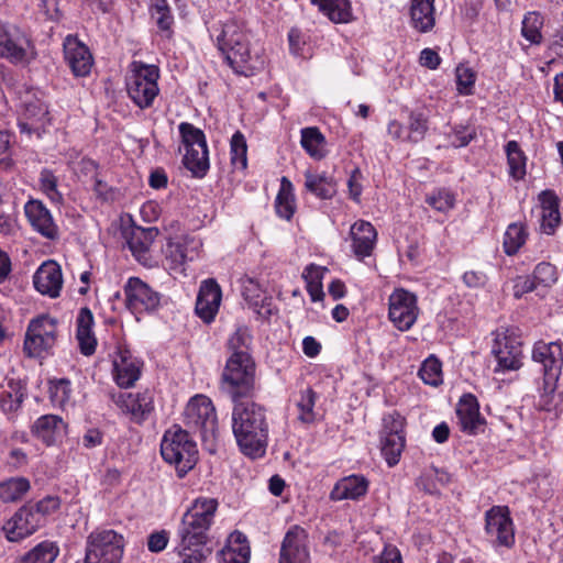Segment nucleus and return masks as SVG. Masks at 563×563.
I'll return each mask as SVG.
<instances>
[{"label":"nucleus","mask_w":563,"mask_h":563,"mask_svg":"<svg viewBox=\"0 0 563 563\" xmlns=\"http://www.w3.org/2000/svg\"><path fill=\"white\" fill-rule=\"evenodd\" d=\"M218 507V499L201 496L194 499L187 508L177 529L180 563H202L210 554L206 545Z\"/></svg>","instance_id":"1"},{"label":"nucleus","mask_w":563,"mask_h":563,"mask_svg":"<svg viewBox=\"0 0 563 563\" xmlns=\"http://www.w3.org/2000/svg\"><path fill=\"white\" fill-rule=\"evenodd\" d=\"M252 33L245 22L236 19L223 23L217 35L219 49L235 73L250 76L263 66L258 53L252 47Z\"/></svg>","instance_id":"2"},{"label":"nucleus","mask_w":563,"mask_h":563,"mask_svg":"<svg viewBox=\"0 0 563 563\" xmlns=\"http://www.w3.org/2000/svg\"><path fill=\"white\" fill-rule=\"evenodd\" d=\"M232 429L241 451L251 457L265 452L267 428L262 407L254 402H238L232 412Z\"/></svg>","instance_id":"3"},{"label":"nucleus","mask_w":563,"mask_h":563,"mask_svg":"<svg viewBox=\"0 0 563 563\" xmlns=\"http://www.w3.org/2000/svg\"><path fill=\"white\" fill-rule=\"evenodd\" d=\"M531 357L541 365V376L536 387L543 409L550 410L556 397V389L563 367V351L560 341H538L533 344Z\"/></svg>","instance_id":"4"},{"label":"nucleus","mask_w":563,"mask_h":563,"mask_svg":"<svg viewBox=\"0 0 563 563\" xmlns=\"http://www.w3.org/2000/svg\"><path fill=\"white\" fill-rule=\"evenodd\" d=\"M163 459L184 476L198 461V449L189 433L178 427L167 430L161 443Z\"/></svg>","instance_id":"5"},{"label":"nucleus","mask_w":563,"mask_h":563,"mask_svg":"<svg viewBox=\"0 0 563 563\" xmlns=\"http://www.w3.org/2000/svg\"><path fill=\"white\" fill-rule=\"evenodd\" d=\"M159 69L155 65L134 60L130 64L126 77V91L130 99L141 109L150 108L159 93Z\"/></svg>","instance_id":"6"},{"label":"nucleus","mask_w":563,"mask_h":563,"mask_svg":"<svg viewBox=\"0 0 563 563\" xmlns=\"http://www.w3.org/2000/svg\"><path fill=\"white\" fill-rule=\"evenodd\" d=\"M255 364L250 353H232L222 373V389L236 402L253 388Z\"/></svg>","instance_id":"7"},{"label":"nucleus","mask_w":563,"mask_h":563,"mask_svg":"<svg viewBox=\"0 0 563 563\" xmlns=\"http://www.w3.org/2000/svg\"><path fill=\"white\" fill-rule=\"evenodd\" d=\"M122 555L123 537L114 530H96L88 537L85 563H119Z\"/></svg>","instance_id":"8"},{"label":"nucleus","mask_w":563,"mask_h":563,"mask_svg":"<svg viewBox=\"0 0 563 563\" xmlns=\"http://www.w3.org/2000/svg\"><path fill=\"white\" fill-rule=\"evenodd\" d=\"M184 419L185 424L194 432H198L203 440L216 437L218 417L209 397L205 395L194 396L186 406Z\"/></svg>","instance_id":"9"},{"label":"nucleus","mask_w":563,"mask_h":563,"mask_svg":"<svg viewBox=\"0 0 563 563\" xmlns=\"http://www.w3.org/2000/svg\"><path fill=\"white\" fill-rule=\"evenodd\" d=\"M57 341V321L49 316L33 319L25 334L24 351L29 356L43 357L52 352Z\"/></svg>","instance_id":"10"},{"label":"nucleus","mask_w":563,"mask_h":563,"mask_svg":"<svg viewBox=\"0 0 563 563\" xmlns=\"http://www.w3.org/2000/svg\"><path fill=\"white\" fill-rule=\"evenodd\" d=\"M405 418L394 411L383 418L380 451L389 466L398 464L406 445Z\"/></svg>","instance_id":"11"},{"label":"nucleus","mask_w":563,"mask_h":563,"mask_svg":"<svg viewBox=\"0 0 563 563\" xmlns=\"http://www.w3.org/2000/svg\"><path fill=\"white\" fill-rule=\"evenodd\" d=\"M420 313L417 296L405 289L396 288L388 297V319L399 331H409Z\"/></svg>","instance_id":"12"},{"label":"nucleus","mask_w":563,"mask_h":563,"mask_svg":"<svg viewBox=\"0 0 563 563\" xmlns=\"http://www.w3.org/2000/svg\"><path fill=\"white\" fill-rule=\"evenodd\" d=\"M35 56L34 46L19 29L0 22V57L13 64H27Z\"/></svg>","instance_id":"13"},{"label":"nucleus","mask_w":563,"mask_h":563,"mask_svg":"<svg viewBox=\"0 0 563 563\" xmlns=\"http://www.w3.org/2000/svg\"><path fill=\"white\" fill-rule=\"evenodd\" d=\"M485 533L494 547L515 544V526L507 506H493L485 512Z\"/></svg>","instance_id":"14"},{"label":"nucleus","mask_w":563,"mask_h":563,"mask_svg":"<svg viewBox=\"0 0 563 563\" xmlns=\"http://www.w3.org/2000/svg\"><path fill=\"white\" fill-rule=\"evenodd\" d=\"M202 252L199 238L185 235L169 240L164 250L165 263L170 271L185 272L188 262L198 260Z\"/></svg>","instance_id":"15"},{"label":"nucleus","mask_w":563,"mask_h":563,"mask_svg":"<svg viewBox=\"0 0 563 563\" xmlns=\"http://www.w3.org/2000/svg\"><path fill=\"white\" fill-rule=\"evenodd\" d=\"M126 307L134 314L155 310L161 302L159 294L137 277H131L124 286Z\"/></svg>","instance_id":"16"},{"label":"nucleus","mask_w":563,"mask_h":563,"mask_svg":"<svg viewBox=\"0 0 563 563\" xmlns=\"http://www.w3.org/2000/svg\"><path fill=\"white\" fill-rule=\"evenodd\" d=\"M117 407L135 423L145 421L154 409L152 393H118L112 395Z\"/></svg>","instance_id":"17"},{"label":"nucleus","mask_w":563,"mask_h":563,"mask_svg":"<svg viewBox=\"0 0 563 563\" xmlns=\"http://www.w3.org/2000/svg\"><path fill=\"white\" fill-rule=\"evenodd\" d=\"M110 356L114 382L123 388L133 386L141 375L140 361L129 350L121 346H118Z\"/></svg>","instance_id":"18"},{"label":"nucleus","mask_w":563,"mask_h":563,"mask_svg":"<svg viewBox=\"0 0 563 563\" xmlns=\"http://www.w3.org/2000/svg\"><path fill=\"white\" fill-rule=\"evenodd\" d=\"M38 528L37 514L32 512L31 504H27L4 522L2 531L10 542H19L32 536Z\"/></svg>","instance_id":"19"},{"label":"nucleus","mask_w":563,"mask_h":563,"mask_svg":"<svg viewBox=\"0 0 563 563\" xmlns=\"http://www.w3.org/2000/svg\"><path fill=\"white\" fill-rule=\"evenodd\" d=\"M46 103L36 96H26L19 118L21 132L38 133L49 123Z\"/></svg>","instance_id":"20"},{"label":"nucleus","mask_w":563,"mask_h":563,"mask_svg":"<svg viewBox=\"0 0 563 563\" xmlns=\"http://www.w3.org/2000/svg\"><path fill=\"white\" fill-rule=\"evenodd\" d=\"M25 217L34 231L48 240H55L59 235L58 225L56 224L51 211L37 199H30L24 205Z\"/></svg>","instance_id":"21"},{"label":"nucleus","mask_w":563,"mask_h":563,"mask_svg":"<svg viewBox=\"0 0 563 563\" xmlns=\"http://www.w3.org/2000/svg\"><path fill=\"white\" fill-rule=\"evenodd\" d=\"M33 285L43 296L59 297L64 285L60 265L53 260L42 263L33 275Z\"/></svg>","instance_id":"22"},{"label":"nucleus","mask_w":563,"mask_h":563,"mask_svg":"<svg viewBox=\"0 0 563 563\" xmlns=\"http://www.w3.org/2000/svg\"><path fill=\"white\" fill-rule=\"evenodd\" d=\"M492 352L497 363L495 373L517 371L522 366V349L516 339L506 335L497 338Z\"/></svg>","instance_id":"23"},{"label":"nucleus","mask_w":563,"mask_h":563,"mask_svg":"<svg viewBox=\"0 0 563 563\" xmlns=\"http://www.w3.org/2000/svg\"><path fill=\"white\" fill-rule=\"evenodd\" d=\"M157 236L156 228L135 227L126 232V244L137 262L145 266L153 265L152 249Z\"/></svg>","instance_id":"24"},{"label":"nucleus","mask_w":563,"mask_h":563,"mask_svg":"<svg viewBox=\"0 0 563 563\" xmlns=\"http://www.w3.org/2000/svg\"><path fill=\"white\" fill-rule=\"evenodd\" d=\"M221 299L222 291L214 279L209 278L201 282L196 301V313L206 323L212 322L219 311Z\"/></svg>","instance_id":"25"},{"label":"nucleus","mask_w":563,"mask_h":563,"mask_svg":"<svg viewBox=\"0 0 563 563\" xmlns=\"http://www.w3.org/2000/svg\"><path fill=\"white\" fill-rule=\"evenodd\" d=\"M65 59L77 77L89 75L93 58L89 48L76 37L67 36L64 42Z\"/></svg>","instance_id":"26"},{"label":"nucleus","mask_w":563,"mask_h":563,"mask_svg":"<svg viewBox=\"0 0 563 563\" xmlns=\"http://www.w3.org/2000/svg\"><path fill=\"white\" fill-rule=\"evenodd\" d=\"M279 563H309L307 533L295 527L289 530L283 541Z\"/></svg>","instance_id":"27"},{"label":"nucleus","mask_w":563,"mask_h":563,"mask_svg":"<svg viewBox=\"0 0 563 563\" xmlns=\"http://www.w3.org/2000/svg\"><path fill=\"white\" fill-rule=\"evenodd\" d=\"M32 434L47 446L58 444L67 434V423L56 415H44L32 426Z\"/></svg>","instance_id":"28"},{"label":"nucleus","mask_w":563,"mask_h":563,"mask_svg":"<svg viewBox=\"0 0 563 563\" xmlns=\"http://www.w3.org/2000/svg\"><path fill=\"white\" fill-rule=\"evenodd\" d=\"M352 249L358 258L369 256L374 250L377 232L373 224L365 220L356 221L350 229Z\"/></svg>","instance_id":"29"},{"label":"nucleus","mask_w":563,"mask_h":563,"mask_svg":"<svg viewBox=\"0 0 563 563\" xmlns=\"http://www.w3.org/2000/svg\"><path fill=\"white\" fill-rule=\"evenodd\" d=\"M456 415L462 431L467 433H475L484 423V419L479 413L477 399L471 394L464 395L460 399L456 408Z\"/></svg>","instance_id":"30"},{"label":"nucleus","mask_w":563,"mask_h":563,"mask_svg":"<svg viewBox=\"0 0 563 563\" xmlns=\"http://www.w3.org/2000/svg\"><path fill=\"white\" fill-rule=\"evenodd\" d=\"M541 205V230L545 234H553L561 222L559 198L552 190H543L539 195Z\"/></svg>","instance_id":"31"},{"label":"nucleus","mask_w":563,"mask_h":563,"mask_svg":"<svg viewBox=\"0 0 563 563\" xmlns=\"http://www.w3.org/2000/svg\"><path fill=\"white\" fill-rule=\"evenodd\" d=\"M368 490V481L362 475H350L340 479L331 492L333 500L358 499Z\"/></svg>","instance_id":"32"},{"label":"nucleus","mask_w":563,"mask_h":563,"mask_svg":"<svg viewBox=\"0 0 563 563\" xmlns=\"http://www.w3.org/2000/svg\"><path fill=\"white\" fill-rule=\"evenodd\" d=\"M93 316L88 308L80 309L77 317L76 338L80 352L86 355H92L96 351L97 339L92 331Z\"/></svg>","instance_id":"33"},{"label":"nucleus","mask_w":563,"mask_h":563,"mask_svg":"<svg viewBox=\"0 0 563 563\" xmlns=\"http://www.w3.org/2000/svg\"><path fill=\"white\" fill-rule=\"evenodd\" d=\"M242 294L250 308L253 309L261 318L266 319L273 314L274 307L272 305V299L262 291L256 282L253 279L245 280Z\"/></svg>","instance_id":"34"},{"label":"nucleus","mask_w":563,"mask_h":563,"mask_svg":"<svg viewBox=\"0 0 563 563\" xmlns=\"http://www.w3.org/2000/svg\"><path fill=\"white\" fill-rule=\"evenodd\" d=\"M250 553L246 537L235 531L230 534L228 544L221 551L220 563H249Z\"/></svg>","instance_id":"35"},{"label":"nucleus","mask_w":563,"mask_h":563,"mask_svg":"<svg viewBox=\"0 0 563 563\" xmlns=\"http://www.w3.org/2000/svg\"><path fill=\"white\" fill-rule=\"evenodd\" d=\"M410 16L417 31H431L435 24L434 0H411Z\"/></svg>","instance_id":"36"},{"label":"nucleus","mask_w":563,"mask_h":563,"mask_svg":"<svg viewBox=\"0 0 563 563\" xmlns=\"http://www.w3.org/2000/svg\"><path fill=\"white\" fill-rule=\"evenodd\" d=\"M319 11L336 24L350 23L354 20L350 0H319Z\"/></svg>","instance_id":"37"},{"label":"nucleus","mask_w":563,"mask_h":563,"mask_svg":"<svg viewBox=\"0 0 563 563\" xmlns=\"http://www.w3.org/2000/svg\"><path fill=\"white\" fill-rule=\"evenodd\" d=\"M508 174L515 180H521L527 173V156L517 141H509L505 145Z\"/></svg>","instance_id":"38"},{"label":"nucleus","mask_w":563,"mask_h":563,"mask_svg":"<svg viewBox=\"0 0 563 563\" xmlns=\"http://www.w3.org/2000/svg\"><path fill=\"white\" fill-rule=\"evenodd\" d=\"M184 165L195 177H203L209 167L208 146H197L184 150Z\"/></svg>","instance_id":"39"},{"label":"nucleus","mask_w":563,"mask_h":563,"mask_svg":"<svg viewBox=\"0 0 563 563\" xmlns=\"http://www.w3.org/2000/svg\"><path fill=\"white\" fill-rule=\"evenodd\" d=\"M294 187L287 177L280 179L279 191L275 199V210L279 218L290 220L295 213Z\"/></svg>","instance_id":"40"},{"label":"nucleus","mask_w":563,"mask_h":563,"mask_svg":"<svg viewBox=\"0 0 563 563\" xmlns=\"http://www.w3.org/2000/svg\"><path fill=\"white\" fill-rule=\"evenodd\" d=\"M30 489V482L24 477H11L0 482V500L2 503H15Z\"/></svg>","instance_id":"41"},{"label":"nucleus","mask_w":563,"mask_h":563,"mask_svg":"<svg viewBox=\"0 0 563 563\" xmlns=\"http://www.w3.org/2000/svg\"><path fill=\"white\" fill-rule=\"evenodd\" d=\"M316 394L312 386L302 387L295 396L298 419L303 423H312L316 419L313 411Z\"/></svg>","instance_id":"42"},{"label":"nucleus","mask_w":563,"mask_h":563,"mask_svg":"<svg viewBox=\"0 0 563 563\" xmlns=\"http://www.w3.org/2000/svg\"><path fill=\"white\" fill-rule=\"evenodd\" d=\"M24 391L20 383L9 380L0 391V406L7 413L16 411L23 401Z\"/></svg>","instance_id":"43"},{"label":"nucleus","mask_w":563,"mask_h":563,"mask_svg":"<svg viewBox=\"0 0 563 563\" xmlns=\"http://www.w3.org/2000/svg\"><path fill=\"white\" fill-rule=\"evenodd\" d=\"M59 554V548L52 541H43L24 555L21 563H53Z\"/></svg>","instance_id":"44"},{"label":"nucleus","mask_w":563,"mask_h":563,"mask_svg":"<svg viewBox=\"0 0 563 563\" xmlns=\"http://www.w3.org/2000/svg\"><path fill=\"white\" fill-rule=\"evenodd\" d=\"M528 233L522 223H511L504 235V249L506 254L514 255L526 243Z\"/></svg>","instance_id":"45"},{"label":"nucleus","mask_w":563,"mask_h":563,"mask_svg":"<svg viewBox=\"0 0 563 563\" xmlns=\"http://www.w3.org/2000/svg\"><path fill=\"white\" fill-rule=\"evenodd\" d=\"M543 26V18L538 12H528L522 20L521 34L531 44H540L542 42L541 29Z\"/></svg>","instance_id":"46"},{"label":"nucleus","mask_w":563,"mask_h":563,"mask_svg":"<svg viewBox=\"0 0 563 563\" xmlns=\"http://www.w3.org/2000/svg\"><path fill=\"white\" fill-rule=\"evenodd\" d=\"M231 162L238 169H245L247 166V144L245 136L236 131L230 142Z\"/></svg>","instance_id":"47"},{"label":"nucleus","mask_w":563,"mask_h":563,"mask_svg":"<svg viewBox=\"0 0 563 563\" xmlns=\"http://www.w3.org/2000/svg\"><path fill=\"white\" fill-rule=\"evenodd\" d=\"M408 142L418 143L424 139L428 131V118L419 111H411L408 117Z\"/></svg>","instance_id":"48"},{"label":"nucleus","mask_w":563,"mask_h":563,"mask_svg":"<svg viewBox=\"0 0 563 563\" xmlns=\"http://www.w3.org/2000/svg\"><path fill=\"white\" fill-rule=\"evenodd\" d=\"M418 374L427 385L438 386L442 383V365L434 356H429L423 361Z\"/></svg>","instance_id":"49"},{"label":"nucleus","mask_w":563,"mask_h":563,"mask_svg":"<svg viewBox=\"0 0 563 563\" xmlns=\"http://www.w3.org/2000/svg\"><path fill=\"white\" fill-rule=\"evenodd\" d=\"M40 190L54 203L63 201V195L58 190V179L48 169H43L38 178Z\"/></svg>","instance_id":"50"},{"label":"nucleus","mask_w":563,"mask_h":563,"mask_svg":"<svg viewBox=\"0 0 563 563\" xmlns=\"http://www.w3.org/2000/svg\"><path fill=\"white\" fill-rule=\"evenodd\" d=\"M456 90L462 96H470L473 93L476 73L467 65L460 64L455 69Z\"/></svg>","instance_id":"51"},{"label":"nucleus","mask_w":563,"mask_h":563,"mask_svg":"<svg viewBox=\"0 0 563 563\" xmlns=\"http://www.w3.org/2000/svg\"><path fill=\"white\" fill-rule=\"evenodd\" d=\"M179 132L181 135L184 150L197 147V146H207V141L203 132L194 126L190 123L183 122L179 124Z\"/></svg>","instance_id":"52"},{"label":"nucleus","mask_w":563,"mask_h":563,"mask_svg":"<svg viewBox=\"0 0 563 563\" xmlns=\"http://www.w3.org/2000/svg\"><path fill=\"white\" fill-rule=\"evenodd\" d=\"M532 278L537 286L550 288L556 284L559 278L556 267L551 263L541 262L534 267Z\"/></svg>","instance_id":"53"},{"label":"nucleus","mask_w":563,"mask_h":563,"mask_svg":"<svg viewBox=\"0 0 563 563\" xmlns=\"http://www.w3.org/2000/svg\"><path fill=\"white\" fill-rule=\"evenodd\" d=\"M49 395L54 406L65 408L71 399L70 382L67 379L51 382Z\"/></svg>","instance_id":"54"},{"label":"nucleus","mask_w":563,"mask_h":563,"mask_svg":"<svg viewBox=\"0 0 563 563\" xmlns=\"http://www.w3.org/2000/svg\"><path fill=\"white\" fill-rule=\"evenodd\" d=\"M252 342L250 329L245 325H240L228 339V349L232 353L244 352L249 353Z\"/></svg>","instance_id":"55"},{"label":"nucleus","mask_w":563,"mask_h":563,"mask_svg":"<svg viewBox=\"0 0 563 563\" xmlns=\"http://www.w3.org/2000/svg\"><path fill=\"white\" fill-rule=\"evenodd\" d=\"M454 196L444 189H440L428 196L427 202L438 211L446 212L454 206Z\"/></svg>","instance_id":"56"},{"label":"nucleus","mask_w":563,"mask_h":563,"mask_svg":"<svg viewBox=\"0 0 563 563\" xmlns=\"http://www.w3.org/2000/svg\"><path fill=\"white\" fill-rule=\"evenodd\" d=\"M59 499L57 497H45L38 503L31 505L32 512L37 514L40 527L43 525L46 516L55 512L59 508Z\"/></svg>","instance_id":"57"},{"label":"nucleus","mask_w":563,"mask_h":563,"mask_svg":"<svg viewBox=\"0 0 563 563\" xmlns=\"http://www.w3.org/2000/svg\"><path fill=\"white\" fill-rule=\"evenodd\" d=\"M476 133L473 129L459 125L453 129V132L449 135V139L452 146L464 147L471 143Z\"/></svg>","instance_id":"58"},{"label":"nucleus","mask_w":563,"mask_h":563,"mask_svg":"<svg viewBox=\"0 0 563 563\" xmlns=\"http://www.w3.org/2000/svg\"><path fill=\"white\" fill-rule=\"evenodd\" d=\"M300 144L302 148L311 156L317 155V128L310 126L301 130Z\"/></svg>","instance_id":"59"},{"label":"nucleus","mask_w":563,"mask_h":563,"mask_svg":"<svg viewBox=\"0 0 563 563\" xmlns=\"http://www.w3.org/2000/svg\"><path fill=\"white\" fill-rule=\"evenodd\" d=\"M302 278L306 282V288L308 294L310 295L311 301H317V268L314 264L308 265L303 273Z\"/></svg>","instance_id":"60"},{"label":"nucleus","mask_w":563,"mask_h":563,"mask_svg":"<svg viewBox=\"0 0 563 563\" xmlns=\"http://www.w3.org/2000/svg\"><path fill=\"white\" fill-rule=\"evenodd\" d=\"M168 543V532L165 530L150 534L147 548L151 552L158 553L163 551Z\"/></svg>","instance_id":"61"},{"label":"nucleus","mask_w":563,"mask_h":563,"mask_svg":"<svg viewBox=\"0 0 563 563\" xmlns=\"http://www.w3.org/2000/svg\"><path fill=\"white\" fill-rule=\"evenodd\" d=\"M374 563H402L400 551L394 545H385L380 554L374 558Z\"/></svg>","instance_id":"62"},{"label":"nucleus","mask_w":563,"mask_h":563,"mask_svg":"<svg viewBox=\"0 0 563 563\" xmlns=\"http://www.w3.org/2000/svg\"><path fill=\"white\" fill-rule=\"evenodd\" d=\"M536 288L537 284L532 276L518 277L514 285V295L516 298H520L525 294L533 291Z\"/></svg>","instance_id":"63"},{"label":"nucleus","mask_w":563,"mask_h":563,"mask_svg":"<svg viewBox=\"0 0 563 563\" xmlns=\"http://www.w3.org/2000/svg\"><path fill=\"white\" fill-rule=\"evenodd\" d=\"M420 65L431 70L437 69L441 64L440 55L432 48H424L419 56Z\"/></svg>","instance_id":"64"}]
</instances>
